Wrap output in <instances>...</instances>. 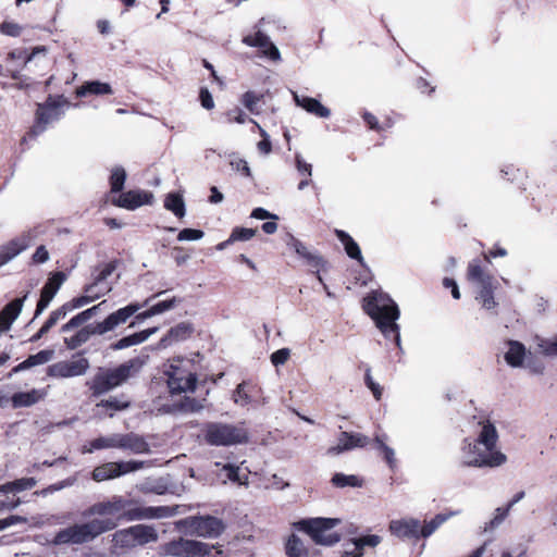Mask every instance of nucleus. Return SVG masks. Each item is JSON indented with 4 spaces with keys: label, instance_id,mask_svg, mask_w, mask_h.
<instances>
[{
    "label": "nucleus",
    "instance_id": "nucleus-1",
    "mask_svg": "<svg viewBox=\"0 0 557 557\" xmlns=\"http://www.w3.org/2000/svg\"><path fill=\"white\" fill-rule=\"evenodd\" d=\"M133 499H126L122 496H113L106 502H99L91 505L88 509L89 516H113L123 511L121 518L126 521H139L150 519H161L173 517L177 513L176 507L169 506H148V507H135Z\"/></svg>",
    "mask_w": 557,
    "mask_h": 557
},
{
    "label": "nucleus",
    "instance_id": "nucleus-2",
    "mask_svg": "<svg viewBox=\"0 0 557 557\" xmlns=\"http://www.w3.org/2000/svg\"><path fill=\"white\" fill-rule=\"evenodd\" d=\"M363 309L384 337L393 338L396 346L401 349L399 325L396 323L400 315L397 304L387 294L372 292L363 299Z\"/></svg>",
    "mask_w": 557,
    "mask_h": 557
},
{
    "label": "nucleus",
    "instance_id": "nucleus-3",
    "mask_svg": "<svg viewBox=\"0 0 557 557\" xmlns=\"http://www.w3.org/2000/svg\"><path fill=\"white\" fill-rule=\"evenodd\" d=\"M144 366L139 358L129 359L114 368H98L94 377L86 383L94 397L102 396L136 376Z\"/></svg>",
    "mask_w": 557,
    "mask_h": 557
},
{
    "label": "nucleus",
    "instance_id": "nucleus-4",
    "mask_svg": "<svg viewBox=\"0 0 557 557\" xmlns=\"http://www.w3.org/2000/svg\"><path fill=\"white\" fill-rule=\"evenodd\" d=\"M117 527V521L111 518L94 519L86 523L73 524L55 533L54 545L83 544Z\"/></svg>",
    "mask_w": 557,
    "mask_h": 557
},
{
    "label": "nucleus",
    "instance_id": "nucleus-5",
    "mask_svg": "<svg viewBox=\"0 0 557 557\" xmlns=\"http://www.w3.org/2000/svg\"><path fill=\"white\" fill-rule=\"evenodd\" d=\"M163 375L171 395L193 393L197 385V375L190 369V362L174 358L163 366Z\"/></svg>",
    "mask_w": 557,
    "mask_h": 557
},
{
    "label": "nucleus",
    "instance_id": "nucleus-6",
    "mask_svg": "<svg viewBox=\"0 0 557 557\" xmlns=\"http://www.w3.org/2000/svg\"><path fill=\"white\" fill-rule=\"evenodd\" d=\"M475 440L465 438L460 447V465L473 468H497L507 461L502 451H487Z\"/></svg>",
    "mask_w": 557,
    "mask_h": 557
},
{
    "label": "nucleus",
    "instance_id": "nucleus-7",
    "mask_svg": "<svg viewBox=\"0 0 557 557\" xmlns=\"http://www.w3.org/2000/svg\"><path fill=\"white\" fill-rule=\"evenodd\" d=\"M201 431L205 442L210 446H234L249 441L248 432L244 426L231 423L207 422Z\"/></svg>",
    "mask_w": 557,
    "mask_h": 557
},
{
    "label": "nucleus",
    "instance_id": "nucleus-8",
    "mask_svg": "<svg viewBox=\"0 0 557 557\" xmlns=\"http://www.w3.org/2000/svg\"><path fill=\"white\" fill-rule=\"evenodd\" d=\"M339 523L334 518H310L294 523V527L306 532L315 544L333 546L341 541V535L332 531Z\"/></svg>",
    "mask_w": 557,
    "mask_h": 557
},
{
    "label": "nucleus",
    "instance_id": "nucleus-9",
    "mask_svg": "<svg viewBox=\"0 0 557 557\" xmlns=\"http://www.w3.org/2000/svg\"><path fill=\"white\" fill-rule=\"evenodd\" d=\"M468 280L475 283L478 287L475 299L486 310H492L497 307L494 298V290L497 287V282L491 274L483 271L480 262L473 260L468 265Z\"/></svg>",
    "mask_w": 557,
    "mask_h": 557
},
{
    "label": "nucleus",
    "instance_id": "nucleus-10",
    "mask_svg": "<svg viewBox=\"0 0 557 557\" xmlns=\"http://www.w3.org/2000/svg\"><path fill=\"white\" fill-rule=\"evenodd\" d=\"M158 539L157 530L152 525L147 524H136L117 530L112 535L114 546L123 549H132L137 546L154 543Z\"/></svg>",
    "mask_w": 557,
    "mask_h": 557
},
{
    "label": "nucleus",
    "instance_id": "nucleus-11",
    "mask_svg": "<svg viewBox=\"0 0 557 557\" xmlns=\"http://www.w3.org/2000/svg\"><path fill=\"white\" fill-rule=\"evenodd\" d=\"M213 546L195 540L178 539L164 545V553L173 557H206Z\"/></svg>",
    "mask_w": 557,
    "mask_h": 557
},
{
    "label": "nucleus",
    "instance_id": "nucleus-12",
    "mask_svg": "<svg viewBox=\"0 0 557 557\" xmlns=\"http://www.w3.org/2000/svg\"><path fill=\"white\" fill-rule=\"evenodd\" d=\"M64 100H54L50 96L42 104H38L36 111V123L30 129V135L36 137L44 133L47 125L51 122L58 121L63 115Z\"/></svg>",
    "mask_w": 557,
    "mask_h": 557
},
{
    "label": "nucleus",
    "instance_id": "nucleus-13",
    "mask_svg": "<svg viewBox=\"0 0 557 557\" xmlns=\"http://www.w3.org/2000/svg\"><path fill=\"white\" fill-rule=\"evenodd\" d=\"M144 461H112L96 467L91 472V478L96 482L112 480L124 474L135 472L144 468Z\"/></svg>",
    "mask_w": 557,
    "mask_h": 557
},
{
    "label": "nucleus",
    "instance_id": "nucleus-14",
    "mask_svg": "<svg viewBox=\"0 0 557 557\" xmlns=\"http://www.w3.org/2000/svg\"><path fill=\"white\" fill-rule=\"evenodd\" d=\"M90 367L89 360L84 357L72 360L58 361L47 369L51 377L66 379L84 375Z\"/></svg>",
    "mask_w": 557,
    "mask_h": 557
},
{
    "label": "nucleus",
    "instance_id": "nucleus-15",
    "mask_svg": "<svg viewBox=\"0 0 557 557\" xmlns=\"http://www.w3.org/2000/svg\"><path fill=\"white\" fill-rule=\"evenodd\" d=\"M35 238V232L29 230L0 246V267L5 265L21 252L26 250L33 244Z\"/></svg>",
    "mask_w": 557,
    "mask_h": 557
},
{
    "label": "nucleus",
    "instance_id": "nucleus-16",
    "mask_svg": "<svg viewBox=\"0 0 557 557\" xmlns=\"http://www.w3.org/2000/svg\"><path fill=\"white\" fill-rule=\"evenodd\" d=\"M190 527L197 535L207 539H216L225 530L223 520L213 516L194 517Z\"/></svg>",
    "mask_w": 557,
    "mask_h": 557
},
{
    "label": "nucleus",
    "instance_id": "nucleus-17",
    "mask_svg": "<svg viewBox=\"0 0 557 557\" xmlns=\"http://www.w3.org/2000/svg\"><path fill=\"white\" fill-rule=\"evenodd\" d=\"M66 275L64 272H54L46 282L41 289L40 298L37 302L34 319L38 318L50 305L51 300L57 295L58 290L65 282Z\"/></svg>",
    "mask_w": 557,
    "mask_h": 557
},
{
    "label": "nucleus",
    "instance_id": "nucleus-18",
    "mask_svg": "<svg viewBox=\"0 0 557 557\" xmlns=\"http://www.w3.org/2000/svg\"><path fill=\"white\" fill-rule=\"evenodd\" d=\"M369 437L361 433L344 431L338 435L337 444L330 447L326 454L330 456H336L355 448H363L369 444Z\"/></svg>",
    "mask_w": 557,
    "mask_h": 557
},
{
    "label": "nucleus",
    "instance_id": "nucleus-19",
    "mask_svg": "<svg viewBox=\"0 0 557 557\" xmlns=\"http://www.w3.org/2000/svg\"><path fill=\"white\" fill-rule=\"evenodd\" d=\"M115 269L116 261L104 263L96 274L94 282L85 286L84 292L91 294V296L97 295V299L108 294L112 287L107 282V278L114 272Z\"/></svg>",
    "mask_w": 557,
    "mask_h": 557
},
{
    "label": "nucleus",
    "instance_id": "nucleus-20",
    "mask_svg": "<svg viewBox=\"0 0 557 557\" xmlns=\"http://www.w3.org/2000/svg\"><path fill=\"white\" fill-rule=\"evenodd\" d=\"M138 305H128L109 314L102 322L96 324L98 335H103L122 323H125L137 310Z\"/></svg>",
    "mask_w": 557,
    "mask_h": 557
},
{
    "label": "nucleus",
    "instance_id": "nucleus-21",
    "mask_svg": "<svg viewBox=\"0 0 557 557\" xmlns=\"http://www.w3.org/2000/svg\"><path fill=\"white\" fill-rule=\"evenodd\" d=\"M243 42L249 47L262 48V53L272 61H280L281 53L277 47L270 40L269 36L262 32L248 35L243 38Z\"/></svg>",
    "mask_w": 557,
    "mask_h": 557
},
{
    "label": "nucleus",
    "instance_id": "nucleus-22",
    "mask_svg": "<svg viewBox=\"0 0 557 557\" xmlns=\"http://www.w3.org/2000/svg\"><path fill=\"white\" fill-rule=\"evenodd\" d=\"M152 198V194L148 191L128 190L122 193L117 199H114L113 205L127 210H135L144 205L151 203Z\"/></svg>",
    "mask_w": 557,
    "mask_h": 557
},
{
    "label": "nucleus",
    "instance_id": "nucleus-23",
    "mask_svg": "<svg viewBox=\"0 0 557 557\" xmlns=\"http://www.w3.org/2000/svg\"><path fill=\"white\" fill-rule=\"evenodd\" d=\"M389 531L399 539H420V520L414 518H406L392 520L389 522Z\"/></svg>",
    "mask_w": 557,
    "mask_h": 557
},
{
    "label": "nucleus",
    "instance_id": "nucleus-24",
    "mask_svg": "<svg viewBox=\"0 0 557 557\" xmlns=\"http://www.w3.org/2000/svg\"><path fill=\"white\" fill-rule=\"evenodd\" d=\"M28 293H26L21 298H15L10 301L8 305L3 307L0 311V333L7 332L10 330L12 323L20 315L22 308L24 306V301L27 298Z\"/></svg>",
    "mask_w": 557,
    "mask_h": 557
},
{
    "label": "nucleus",
    "instance_id": "nucleus-25",
    "mask_svg": "<svg viewBox=\"0 0 557 557\" xmlns=\"http://www.w3.org/2000/svg\"><path fill=\"white\" fill-rule=\"evenodd\" d=\"M194 332V326L189 322H181L171 327L168 333L160 339L159 347L166 348L174 343L187 339Z\"/></svg>",
    "mask_w": 557,
    "mask_h": 557
},
{
    "label": "nucleus",
    "instance_id": "nucleus-26",
    "mask_svg": "<svg viewBox=\"0 0 557 557\" xmlns=\"http://www.w3.org/2000/svg\"><path fill=\"white\" fill-rule=\"evenodd\" d=\"M119 449L129 450L133 454H147L150 451L149 444L144 436L136 433H119Z\"/></svg>",
    "mask_w": 557,
    "mask_h": 557
},
{
    "label": "nucleus",
    "instance_id": "nucleus-27",
    "mask_svg": "<svg viewBox=\"0 0 557 557\" xmlns=\"http://www.w3.org/2000/svg\"><path fill=\"white\" fill-rule=\"evenodd\" d=\"M129 407L131 401L123 396H112L96 404L97 413L99 416H108L109 418H113L115 412L126 410Z\"/></svg>",
    "mask_w": 557,
    "mask_h": 557
},
{
    "label": "nucleus",
    "instance_id": "nucleus-28",
    "mask_svg": "<svg viewBox=\"0 0 557 557\" xmlns=\"http://www.w3.org/2000/svg\"><path fill=\"white\" fill-rule=\"evenodd\" d=\"M293 97L296 104L305 109L307 112L323 119L330 117V109L324 107L319 100L307 96H299L296 92H293Z\"/></svg>",
    "mask_w": 557,
    "mask_h": 557
},
{
    "label": "nucleus",
    "instance_id": "nucleus-29",
    "mask_svg": "<svg viewBox=\"0 0 557 557\" xmlns=\"http://www.w3.org/2000/svg\"><path fill=\"white\" fill-rule=\"evenodd\" d=\"M158 331V327H150L128 336H124L111 345L113 350H122L131 346H135L147 341L152 334Z\"/></svg>",
    "mask_w": 557,
    "mask_h": 557
},
{
    "label": "nucleus",
    "instance_id": "nucleus-30",
    "mask_svg": "<svg viewBox=\"0 0 557 557\" xmlns=\"http://www.w3.org/2000/svg\"><path fill=\"white\" fill-rule=\"evenodd\" d=\"M527 355L525 346L518 341L508 342V350L504 358L508 366L512 368H520L523 364Z\"/></svg>",
    "mask_w": 557,
    "mask_h": 557
},
{
    "label": "nucleus",
    "instance_id": "nucleus-31",
    "mask_svg": "<svg viewBox=\"0 0 557 557\" xmlns=\"http://www.w3.org/2000/svg\"><path fill=\"white\" fill-rule=\"evenodd\" d=\"M475 441L482 444L487 451H498L496 449L498 433L495 425L490 421L482 424V429Z\"/></svg>",
    "mask_w": 557,
    "mask_h": 557
},
{
    "label": "nucleus",
    "instance_id": "nucleus-32",
    "mask_svg": "<svg viewBox=\"0 0 557 557\" xmlns=\"http://www.w3.org/2000/svg\"><path fill=\"white\" fill-rule=\"evenodd\" d=\"M335 233L338 240L344 245L347 256L351 259L357 260L359 264L363 267L364 259L362 257L361 249L359 245L355 242V239L345 231L336 230Z\"/></svg>",
    "mask_w": 557,
    "mask_h": 557
},
{
    "label": "nucleus",
    "instance_id": "nucleus-33",
    "mask_svg": "<svg viewBox=\"0 0 557 557\" xmlns=\"http://www.w3.org/2000/svg\"><path fill=\"white\" fill-rule=\"evenodd\" d=\"M112 92L110 84L99 81L86 82L76 89L77 97H86L88 95H111Z\"/></svg>",
    "mask_w": 557,
    "mask_h": 557
},
{
    "label": "nucleus",
    "instance_id": "nucleus-34",
    "mask_svg": "<svg viewBox=\"0 0 557 557\" xmlns=\"http://www.w3.org/2000/svg\"><path fill=\"white\" fill-rule=\"evenodd\" d=\"M202 408L203 406L197 399L187 396L178 403L162 406L163 411L168 413L197 412Z\"/></svg>",
    "mask_w": 557,
    "mask_h": 557
},
{
    "label": "nucleus",
    "instance_id": "nucleus-35",
    "mask_svg": "<svg viewBox=\"0 0 557 557\" xmlns=\"http://www.w3.org/2000/svg\"><path fill=\"white\" fill-rule=\"evenodd\" d=\"M458 511H448L441 512L434 516L430 521L425 522L423 525L420 524V536L423 539H428L431 536L443 523H445L449 518L456 516Z\"/></svg>",
    "mask_w": 557,
    "mask_h": 557
},
{
    "label": "nucleus",
    "instance_id": "nucleus-36",
    "mask_svg": "<svg viewBox=\"0 0 557 557\" xmlns=\"http://www.w3.org/2000/svg\"><path fill=\"white\" fill-rule=\"evenodd\" d=\"M44 397V394L38 389L29 392H18L11 397L14 408L29 407L38 403Z\"/></svg>",
    "mask_w": 557,
    "mask_h": 557
},
{
    "label": "nucleus",
    "instance_id": "nucleus-37",
    "mask_svg": "<svg viewBox=\"0 0 557 557\" xmlns=\"http://www.w3.org/2000/svg\"><path fill=\"white\" fill-rule=\"evenodd\" d=\"M107 448H119V433L111 434L109 436H100L92 440L89 446L83 447L84 454H90L94 450L107 449Z\"/></svg>",
    "mask_w": 557,
    "mask_h": 557
},
{
    "label": "nucleus",
    "instance_id": "nucleus-38",
    "mask_svg": "<svg viewBox=\"0 0 557 557\" xmlns=\"http://www.w3.org/2000/svg\"><path fill=\"white\" fill-rule=\"evenodd\" d=\"M164 208L171 211L175 216L182 219L186 214L185 201L183 196L177 193H170L164 199Z\"/></svg>",
    "mask_w": 557,
    "mask_h": 557
},
{
    "label": "nucleus",
    "instance_id": "nucleus-39",
    "mask_svg": "<svg viewBox=\"0 0 557 557\" xmlns=\"http://www.w3.org/2000/svg\"><path fill=\"white\" fill-rule=\"evenodd\" d=\"M97 334L96 325H88L81 329L74 336L64 338V344L71 350L78 348L89 341L90 336Z\"/></svg>",
    "mask_w": 557,
    "mask_h": 557
},
{
    "label": "nucleus",
    "instance_id": "nucleus-40",
    "mask_svg": "<svg viewBox=\"0 0 557 557\" xmlns=\"http://www.w3.org/2000/svg\"><path fill=\"white\" fill-rule=\"evenodd\" d=\"M285 554L287 557H309L308 548L296 534H292L287 539Z\"/></svg>",
    "mask_w": 557,
    "mask_h": 557
},
{
    "label": "nucleus",
    "instance_id": "nucleus-41",
    "mask_svg": "<svg viewBox=\"0 0 557 557\" xmlns=\"http://www.w3.org/2000/svg\"><path fill=\"white\" fill-rule=\"evenodd\" d=\"M180 301H181V299H178L176 297H173L168 300L159 301V302L154 304L153 306H151L144 313L138 314L136 317V319H145V318H150L152 315L161 314L165 311L173 309L176 306V304H178Z\"/></svg>",
    "mask_w": 557,
    "mask_h": 557
},
{
    "label": "nucleus",
    "instance_id": "nucleus-42",
    "mask_svg": "<svg viewBox=\"0 0 557 557\" xmlns=\"http://www.w3.org/2000/svg\"><path fill=\"white\" fill-rule=\"evenodd\" d=\"M534 341L539 352L546 357L557 356V334L549 338L535 336Z\"/></svg>",
    "mask_w": 557,
    "mask_h": 557
},
{
    "label": "nucleus",
    "instance_id": "nucleus-43",
    "mask_svg": "<svg viewBox=\"0 0 557 557\" xmlns=\"http://www.w3.org/2000/svg\"><path fill=\"white\" fill-rule=\"evenodd\" d=\"M331 482L334 486L339 487V488H344L347 486L361 487L363 484L362 479H360L359 476H357L355 474H345L342 472L335 473L332 476Z\"/></svg>",
    "mask_w": 557,
    "mask_h": 557
},
{
    "label": "nucleus",
    "instance_id": "nucleus-44",
    "mask_svg": "<svg viewBox=\"0 0 557 557\" xmlns=\"http://www.w3.org/2000/svg\"><path fill=\"white\" fill-rule=\"evenodd\" d=\"M387 436L386 434L375 435L374 443L376 448L380 449L384 456L385 461L389 466L391 469H394L396 466L395 451L392 447L385 444Z\"/></svg>",
    "mask_w": 557,
    "mask_h": 557
},
{
    "label": "nucleus",
    "instance_id": "nucleus-45",
    "mask_svg": "<svg viewBox=\"0 0 557 557\" xmlns=\"http://www.w3.org/2000/svg\"><path fill=\"white\" fill-rule=\"evenodd\" d=\"M126 181V171L123 166L116 165L112 169L110 175L111 193H120L124 188Z\"/></svg>",
    "mask_w": 557,
    "mask_h": 557
},
{
    "label": "nucleus",
    "instance_id": "nucleus-46",
    "mask_svg": "<svg viewBox=\"0 0 557 557\" xmlns=\"http://www.w3.org/2000/svg\"><path fill=\"white\" fill-rule=\"evenodd\" d=\"M381 542L382 537L376 534L363 535L351 540V543L355 545V549L357 552H363L366 546L376 547Z\"/></svg>",
    "mask_w": 557,
    "mask_h": 557
},
{
    "label": "nucleus",
    "instance_id": "nucleus-47",
    "mask_svg": "<svg viewBox=\"0 0 557 557\" xmlns=\"http://www.w3.org/2000/svg\"><path fill=\"white\" fill-rule=\"evenodd\" d=\"M263 95H257L255 91H246L242 96V103L252 114H259L258 103L262 100Z\"/></svg>",
    "mask_w": 557,
    "mask_h": 557
},
{
    "label": "nucleus",
    "instance_id": "nucleus-48",
    "mask_svg": "<svg viewBox=\"0 0 557 557\" xmlns=\"http://www.w3.org/2000/svg\"><path fill=\"white\" fill-rule=\"evenodd\" d=\"M45 47H36L30 53H27L25 49H16L9 53V58L23 60L24 65L29 63L37 53H46Z\"/></svg>",
    "mask_w": 557,
    "mask_h": 557
},
{
    "label": "nucleus",
    "instance_id": "nucleus-49",
    "mask_svg": "<svg viewBox=\"0 0 557 557\" xmlns=\"http://www.w3.org/2000/svg\"><path fill=\"white\" fill-rule=\"evenodd\" d=\"M54 351L51 349L40 350L35 355H30L26 358L29 368L41 366L49 362L53 358Z\"/></svg>",
    "mask_w": 557,
    "mask_h": 557
},
{
    "label": "nucleus",
    "instance_id": "nucleus-50",
    "mask_svg": "<svg viewBox=\"0 0 557 557\" xmlns=\"http://www.w3.org/2000/svg\"><path fill=\"white\" fill-rule=\"evenodd\" d=\"M284 242L286 246L293 249L300 258H302L307 252L310 251L302 242H300L292 234H287Z\"/></svg>",
    "mask_w": 557,
    "mask_h": 557
},
{
    "label": "nucleus",
    "instance_id": "nucleus-51",
    "mask_svg": "<svg viewBox=\"0 0 557 557\" xmlns=\"http://www.w3.org/2000/svg\"><path fill=\"white\" fill-rule=\"evenodd\" d=\"M247 386H248L247 382H242L240 384L237 385V387L234 392V395H233V399H234L235 404L244 407L251 403V397L249 396V394L247 393V389H246Z\"/></svg>",
    "mask_w": 557,
    "mask_h": 557
},
{
    "label": "nucleus",
    "instance_id": "nucleus-52",
    "mask_svg": "<svg viewBox=\"0 0 557 557\" xmlns=\"http://www.w3.org/2000/svg\"><path fill=\"white\" fill-rule=\"evenodd\" d=\"M301 259L305 260V262L312 268L313 270L320 271L325 267V260L321 255L318 253V251H309L307 252Z\"/></svg>",
    "mask_w": 557,
    "mask_h": 557
},
{
    "label": "nucleus",
    "instance_id": "nucleus-53",
    "mask_svg": "<svg viewBox=\"0 0 557 557\" xmlns=\"http://www.w3.org/2000/svg\"><path fill=\"white\" fill-rule=\"evenodd\" d=\"M249 121L257 125L260 136L262 137V140L257 145L258 150L263 154H269L272 151V144L269 134L255 120L249 119Z\"/></svg>",
    "mask_w": 557,
    "mask_h": 557
},
{
    "label": "nucleus",
    "instance_id": "nucleus-54",
    "mask_svg": "<svg viewBox=\"0 0 557 557\" xmlns=\"http://www.w3.org/2000/svg\"><path fill=\"white\" fill-rule=\"evenodd\" d=\"M256 235V230L246 227L233 228L230 237L233 243L235 242H247Z\"/></svg>",
    "mask_w": 557,
    "mask_h": 557
},
{
    "label": "nucleus",
    "instance_id": "nucleus-55",
    "mask_svg": "<svg viewBox=\"0 0 557 557\" xmlns=\"http://www.w3.org/2000/svg\"><path fill=\"white\" fill-rule=\"evenodd\" d=\"M87 321H88L87 314H85V312L82 311L78 314L71 318L65 324H63L61 326L60 331L62 333H67L70 331L81 326L82 324H84Z\"/></svg>",
    "mask_w": 557,
    "mask_h": 557
},
{
    "label": "nucleus",
    "instance_id": "nucleus-56",
    "mask_svg": "<svg viewBox=\"0 0 557 557\" xmlns=\"http://www.w3.org/2000/svg\"><path fill=\"white\" fill-rule=\"evenodd\" d=\"M364 384L372 392L374 398L376 400L381 399L382 396V387L379 383L374 382L371 375V369L367 368L364 373Z\"/></svg>",
    "mask_w": 557,
    "mask_h": 557
},
{
    "label": "nucleus",
    "instance_id": "nucleus-57",
    "mask_svg": "<svg viewBox=\"0 0 557 557\" xmlns=\"http://www.w3.org/2000/svg\"><path fill=\"white\" fill-rule=\"evenodd\" d=\"M205 236V233L201 230L196 228H183L180 231L177 235L178 242L185 240H199Z\"/></svg>",
    "mask_w": 557,
    "mask_h": 557
},
{
    "label": "nucleus",
    "instance_id": "nucleus-58",
    "mask_svg": "<svg viewBox=\"0 0 557 557\" xmlns=\"http://www.w3.org/2000/svg\"><path fill=\"white\" fill-rule=\"evenodd\" d=\"M230 164L234 171L240 172L242 175L246 177L252 176L251 170L245 159L235 157L231 160Z\"/></svg>",
    "mask_w": 557,
    "mask_h": 557
},
{
    "label": "nucleus",
    "instance_id": "nucleus-59",
    "mask_svg": "<svg viewBox=\"0 0 557 557\" xmlns=\"http://www.w3.org/2000/svg\"><path fill=\"white\" fill-rule=\"evenodd\" d=\"M96 299H97V295L91 296V294L85 293V295L73 298L72 300L67 301L66 304L72 311L74 309L84 307Z\"/></svg>",
    "mask_w": 557,
    "mask_h": 557
},
{
    "label": "nucleus",
    "instance_id": "nucleus-60",
    "mask_svg": "<svg viewBox=\"0 0 557 557\" xmlns=\"http://www.w3.org/2000/svg\"><path fill=\"white\" fill-rule=\"evenodd\" d=\"M289 357H290V349L289 348H281L271 355V362L275 367L283 366L289 359Z\"/></svg>",
    "mask_w": 557,
    "mask_h": 557
},
{
    "label": "nucleus",
    "instance_id": "nucleus-61",
    "mask_svg": "<svg viewBox=\"0 0 557 557\" xmlns=\"http://www.w3.org/2000/svg\"><path fill=\"white\" fill-rule=\"evenodd\" d=\"M0 33L11 37H18L22 33V27L13 22H3L0 24Z\"/></svg>",
    "mask_w": 557,
    "mask_h": 557
},
{
    "label": "nucleus",
    "instance_id": "nucleus-62",
    "mask_svg": "<svg viewBox=\"0 0 557 557\" xmlns=\"http://www.w3.org/2000/svg\"><path fill=\"white\" fill-rule=\"evenodd\" d=\"M14 492H23L26 490L33 488L37 481L34 478H22L15 481H12Z\"/></svg>",
    "mask_w": 557,
    "mask_h": 557
},
{
    "label": "nucleus",
    "instance_id": "nucleus-63",
    "mask_svg": "<svg viewBox=\"0 0 557 557\" xmlns=\"http://www.w3.org/2000/svg\"><path fill=\"white\" fill-rule=\"evenodd\" d=\"M295 163L297 171L300 174L307 175L308 177L311 176L312 165L310 163H307L299 153H296L295 156Z\"/></svg>",
    "mask_w": 557,
    "mask_h": 557
},
{
    "label": "nucleus",
    "instance_id": "nucleus-64",
    "mask_svg": "<svg viewBox=\"0 0 557 557\" xmlns=\"http://www.w3.org/2000/svg\"><path fill=\"white\" fill-rule=\"evenodd\" d=\"M226 116H227L228 122H233L234 121V122H236L238 124H244V123H246V121H248V116L239 108H235L233 110H230L226 113Z\"/></svg>",
    "mask_w": 557,
    "mask_h": 557
}]
</instances>
